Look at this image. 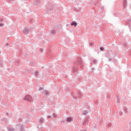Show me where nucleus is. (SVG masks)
<instances>
[{
	"mask_svg": "<svg viewBox=\"0 0 131 131\" xmlns=\"http://www.w3.org/2000/svg\"><path fill=\"white\" fill-rule=\"evenodd\" d=\"M25 100H26L27 101H32V98H31V96L29 95L26 96L25 98Z\"/></svg>",
	"mask_w": 131,
	"mask_h": 131,
	"instance_id": "1",
	"label": "nucleus"
},
{
	"mask_svg": "<svg viewBox=\"0 0 131 131\" xmlns=\"http://www.w3.org/2000/svg\"><path fill=\"white\" fill-rule=\"evenodd\" d=\"M71 25H72V26H74L76 27V26H77V23L75 21H72V23L71 24Z\"/></svg>",
	"mask_w": 131,
	"mask_h": 131,
	"instance_id": "2",
	"label": "nucleus"
},
{
	"mask_svg": "<svg viewBox=\"0 0 131 131\" xmlns=\"http://www.w3.org/2000/svg\"><path fill=\"white\" fill-rule=\"evenodd\" d=\"M67 121L69 122H70V121H72V118H68L67 119Z\"/></svg>",
	"mask_w": 131,
	"mask_h": 131,
	"instance_id": "3",
	"label": "nucleus"
},
{
	"mask_svg": "<svg viewBox=\"0 0 131 131\" xmlns=\"http://www.w3.org/2000/svg\"><path fill=\"white\" fill-rule=\"evenodd\" d=\"M44 94L46 95V96H47V95H49V92H48V91H45Z\"/></svg>",
	"mask_w": 131,
	"mask_h": 131,
	"instance_id": "4",
	"label": "nucleus"
},
{
	"mask_svg": "<svg viewBox=\"0 0 131 131\" xmlns=\"http://www.w3.org/2000/svg\"><path fill=\"white\" fill-rule=\"evenodd\" d=\"M5 26V24L0 23V27H4Z\"/></svg>",
	"mask_w": 131,
	"mask_h": 131,
	"instance_id": "5",
	"label": "nucleus"
},
{
	"mask_svg": "<svg viewBox=\"0 0 131 131\" xmlns=\"http://www.w3.org/2000/svg\"><path fill=\"white\" fill-rule=\"evenodd\" d=\"M35 75H37L38 74V72L36 71L35 73Z\"/></svg>",
	"mask_w": 131,
	"mask_h": 131,
	"instance_id": "6",
	"label": "nucleus"
},
{
	"mask_svg": "<svg viewBox=\"0 0 131 131\" xmlns=\"http://www.w3.org/2000/svg\"><path fill=\"white\" fill-rule=\"evenodd\" d=\"M3 21H4V19H1V22H3Z\"/></svg>",
	"mask_w": 131,
	"mask_h": 131,
	"instance_id": "7",
	"label": "nucleus"
},
{
	"mask_svg": "<svg viewBox=\"0 0 131 131\" xmlns=\"http://www.w3.org/2000/svg\"><path fill=\"white\" fill-rule=\"evenodd\" d=\"M100 50H101V51H103V48H100Z\"/></svg>",
	"mask_w": 131,
	"mask_h": 131,
	"instance_id": "8",
	"label": "nucleus"
},
{
	"mask_svg": "<svg viewBox=\"0 0 131 131\" xmlns=\"http://www.w3.org/2000/svg\"><path fill=\"white\" fill-rule=\"evenodd\" d=\"M50 117H50V116H48V118H50Z\"/></svg>",
	"mask_w": 131,
	"mask_h": 131,
	"instance_id": "9",
	"label": "nucleus"
}]
</instances>
